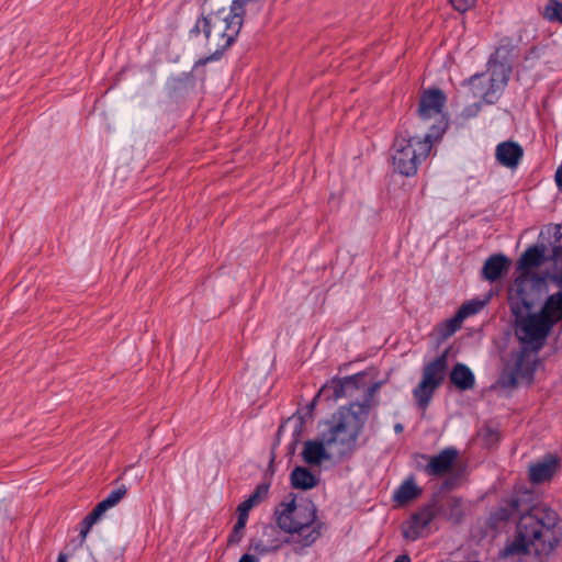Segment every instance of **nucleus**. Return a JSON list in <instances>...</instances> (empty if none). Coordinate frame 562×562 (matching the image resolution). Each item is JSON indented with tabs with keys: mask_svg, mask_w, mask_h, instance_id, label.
<instances>
[{
	"mask_svg": "<svg viewBox=\"0 0 562 562\" xmlns=\"http://www.w3.org/2000/svg\"><path fill=\"white\" fill-rule=\"evenodd\" d=\"M561 543L559 514L549 507L537 506L520 517L515 536L502 555L530 557L533 562H548Z\"/></svg>",
	"mask_w": 562,
	"mask_h": 562,
	"instance_id": "nucleus-1",
	"label": "nucleus"
},
{
	"mask_svg": "<svg viewBox=\"0 0 562 562\" xmlns=\"http://www.w3.org/2000/svg\"><path fill=\"white\" fill-rule=\"evenodd\" d=\"M379 387L380 383L370 385L363 402L340 406L326 423L327 429L323 431V439L336 458L347 457L356 449L358 438L369 418L371 401Z\"/></svg>",
	"mask_w": 562,
	"mask_h": 562,
	"instance_id": "nucleus-2",
	"label": "nucleus"
},
{
	"mask_svg": "<svg viewBox=\"0 0 562 562\" xmlns=\"http://www.w3.org/2000/svg\"><path fill=\"white\" fill-rule=\"evenodd\" d=\"M274 517L278 527L290 536L291 550L296 555L305 554L322 536L323 522L312 502L283 501L276 508Z\"/></svg>",
	"mask_w": 562,
	"mask_h": 562,
	"instance_id": "nucleus-3",
	"label": "nucleus"
},
{
	"mask_svg": "<svg viewBox=\"0 0 562 562\" xmlns=\"http://www.w3.org/2000/svg\"><path fill=\"white\" fill-rule=\"evenodd\" d=\"M443 125L435 126L432 133H426L423 138L408 134H398L391 147L392 165L398 173L414 176L419 165L428 157L434 142L443 135Z\"/></svg>",
	"mask_w": 562,
	"mask_h": 562,
	"instance_id": "nucleus-4",
	"label": "nucleus"
},
{
	"mask_svg": "<svg viewBox=\"0 0 562 562\" xmlns=\"http://www.w3.org/2000/svg\"><path fill=\"white\" fill-rule=\"evenodd\" d=\"M509 50L498 47L491 55L487 72L475 74L468 79L473 97H481L486 104H494L501 98L507 86L512 66L507 60Z\"/></svg>",
	"mask_w": 562,
	"mask_h": 562,
	"instance_id": "nucleus-5",
	"label": "nucleus"
},
{
	"mask_svg": "<svg viewBox=\"0 0 562 562\" xmlns=\"http://www.w3.org/2000/svg\"><path fill=\"white\" fill-rule=\"evenodd\" d=\"M549 276L539 277L530 271L518 272L508 289V304L514 316L527 313L549 292Z\"/></svg>",
	"mask_w": 562,
	"mask_h": 562,
	"instance_id": "nucleus-6",
	"label": "nucleus"
},
{
	"mask_svg": "<svg viewBox=\"0 0 562 562\" xmlns=\"http://www.w3.org/2000/svg\"><path fill=\"white\" fill-rule=\"evenodd\" d=\"M553 327L552 323L538 312L529 311L515 316V334L526 349L540 350Z\"/></svg>",
	"mask_w": 562,
	"mask_h": 562,
	"instance_id": "nucleus-7",
	"label": "nucleus"
},
{
	"mask_svg": "<svg viewBox=\"0 0 562 562\" xmlns=\"http://www.w3.org/2000/svg\"><path fill=\"white\" fill-rule=\"evenodd\" d=\"M447 371V351L424 366L422 380L413 389V396L418 408L425 411L429 406L436 390L443 383Z\"/></svg>",
	"mask_w": 562,
	"mask_h": 562,
	"instance_id": "nucleus-8",
	"label": "nucleus"
},
{
	"mask_svg": "<svg viewBox=\"0 0 562 562\" xmlns=\"http://www.w3.org/2000/svg\"><path fill=\"white\" fill-rule=\"evenodd\" d=\"M446 95L440 89H428L424 91L419 99L418 115L424 122L434 120L427 133H432L435 126L443 125V133L448 126L447 119L443 114Z\"/></svg>",
	"mask_w": 562,
	"mask_h": 562,
	"instance_id": "nucleus-9",
	"label": "nucleus"
},
{
	"mask_svg": "<svg viewBox=\"0 0 562 562\" xmlns=\"http://www.w3.org/2000/svg\"><path fill=\"white\" fill-rule=\"evenodd\" d=\"M278 525H266L259 538L252 539L249 549L259 557L278 552L284 544L291 547L290 536L283 535Z\"/></svg>",
	"mask_w": 562,
	"mask_h": 562,
	"instance_id": "nucleus-10",
	"label": "nucleus"
},
{
	"mask_svg": "<svg viewBox=\"0 0 562 562\" xmlns=\"http://www.w3.org/2000/svg\"><path fill=\"white\" fill-rule=\"evenodd\" d=\"M437 514L438 509L434 503L420 507L402 525L403 537L409 541L422 538Z\"/></svg>",
	"mask_w": 562,
	"mask_h": 562,
	"instance_id": "nucleus-11",
	"label": "nucleus"
},
{
	"mask_svg": "<svg viewBox=\"0 0 562 562\" xmlns=\"http://www.w3.org/2000/svg\"><path fill=\"white\" fill-rule=\"evenodd\" d=\"M428 459V463L423 467V471L431 477H438L449 473L458 458V450L453 447L442 449L438 454L432 457L422 456Z\"/></svg>",
	"mask_w": 562,
	"mask_h": 562,
	"instance_id": "nucleus-12",
	"label": "nucleus"
},
{
	"mask_svg": "<svg viewBox=\"0 0 562 562\" xmlns=\"http://www.w3.org/2000/svg\"><path fill=\"white\" fill-rule=\"evenodd\" d=\"M548 284L549 288L554 286L557 291L547 296L538 313L555 326L562 321V285L559 282H549Z\"/></svg>",
	"mask_w": 562,
	"mask_h": 562,
	"instance_id": "nucleus-13",
	"label": "nucleus"
},
{
	"mask_svg": "<svg viewBox=\"0 0 562 562\" xmlns=\"http://www.w3.org/2000/svg\"><path fill=\"white\" fill-rule=\"evenodd\" d=\"M524 155L522 147L512 140H505L496 146L495 157L499 165L506 168H516Z\"/></svg>",
	"mask_w": 562,
	"mask_h": 562,
	"instance_id": "nucleus-14",
	"label": "nucleus"
},
{
	"mask_svg": "<svg viewBox=\"0 0 562 562\" xmlns=\"http://www.w3.org/2000/svg\"><path fill=\"white\" fill-rule=\"evenodd\" d=\"M559 468V459L553 454H547L541 461L529 467V480L535 483L550 481Z\"/></svg>",
	"mask_w": 562,
	"mask_h": 562,
	"instance_id": "nucleus-15",
	"label": "nucleus"
},
{
	"mask_svg": "<svg viewBox=\"0 0 562 562\" xmlns=\"http://www.w3.org/2000/svg\"><path fill=\"white\" fill-rule=\"evenodd\" d=\"M303 460L308 464H321L324 460L336 458L335 454L327 449V443L321 440H307L304 442L302 451Z\"/></svg>",
	"mask_w": 562,
	"mask_h": 562,
	"instance_id": "nucleus-16",
	"label": "nucleus"
},
{
	"mask_svg": "<svg viewBox=\"0 0 562 562\" xmlns=\"http://www.w3.org/2000/svg\"><path fill=\"white\" fill-rule=\"evenodd\" d=\"M508 265L509 260L505 255H493L484 262L482 274L487 281L495 282L502 278Z\"/></svg>",
	"mask_w": 562,
	"mask_h": 562,
	"instance_id": "nucleus-17",
	"label": "nucleus"
},
{
	"mask_svg": "<svg viewBox=\"0 0 562 562\" xmlns=\"http://www.w3.org/2000/svg\"><path fill=\"white\" fill-rule=\"evenodd\" d=\"M450 381L459 391H469L475 385L474 373L467 364L460 362L452 367Z\"/></svg>",
	"mask_w": 562,
	"mask_h": 562,
	"instance_id": "nucleus-18",
	"label": "nucleus"
},
{
	"mask_svg": "<svg viewBox=\"0 0 562 562\" xmlns=\"http://www.w3.org/2000/svg\"><path fill=\"white\" fill-rule=\"evenodd\" d=\"M544 260V247L531 246L520 256L517 263V273L529 271L530 268L539 267Z\"/></svg>",
	"mask_w": 562,
	"mask_h": 562,
	"instance_id": "nucleus-19",
	"label": "nucleus"
},
{
	"mask_svg": "<svg viewBox=\"0 0 562 562\" xmlns=\"http://www.w3.org/2000/svg\"><path fill=\"white\" fill-rule=\"evenodd\" d=\"M269 493V486L266 484H259L256 486L255 491L249 495L248 498H246L244 502H241L237 507V515L246 518L248 520L249 512L254 506L259 504L262 499H265L268 496Z\"/></svg>",
	"mask_w": 562,
	"mask_h": 562,
	"instance_id": "nucleus-20",
	"label": "nucleus"
},
{
	"mask_svg": "<svg viewBox=\"0 0 562 562\" xmlns=\"http://www.w3.org/2000/svg\"><path fill=\"white\" fill-rule=\"evenodd\" d=\"M291 483L299 490H310L316 486V476L306 468L296 467L291 473Z\"/></svg>",
	"mask_w": 562,
	"mask_h": 562,
	"instance_id": "nucleus-21",
	"label": "nucleus"
},
{
	"mask_svg": "<svg viewBox=\"0 0 562 562\" xmlns=\"http://www.w3.org/2000/svg\"><path fill=\"white\" fill-rule=\"evenodd\" d=\"M420 490L417 487L413 479L404 481L394 492L393 498L397 503H406L418 496Z\"/></svg>",
	"mask_w": 562,
	"mask_h": 562,
	"instance_id": "nucleus-22",
	"label": "nucleus"
},
{
	"mask_svg": "<svg viewBox=\"0 0 562 562\" xmlns=\"http://www.w3.org/2000/svg\"><path fill=\"white\" fill-rule=\"evenodd\" d=\"M463 322L464 321L461 318V316L456 312V314L452 317H450L439 324V326H438L439 336L442 339L449 338L457 330H459L461 328Z\"/></svg>",
	"mask_w": 562,
	"mask_h": 562,
	"instance_id": "nucleus-23",
	"label": "nucleus"
},
{
	"mask_svg": "<svg viewBox=\"0 0 562 562\" xmlns=\"http://www.w3.org/2000/svg\"><path fill=\"white\" fill-rule=\"evenodd\" d=\"M551 260L553 262V272L549 274L550 282H559L562 285V246L554 245L552 248Z\"/></svg>",
	"mask_w": 562,
	"mask_h": 562,
	"instance_id": "nucleus-24",
	"label": "nucleus"
},
{
	"mask_svg": "<svg viewBox=\"0 0 562 562\" xmlns=\"http://www.w3.org/2000/svg\"><path fill=\"white\" fill-rule=\"evenodd\" d=\"M485 306V301L480 299H473L464 302L461 304V306L458 308L457 313L461 316V318L464 321L471 316H474L479 314Z\"/></svg>",
	"mask_w": 562,
	"mask_h": 562,
	"instance_id": "nucleus-25",
	"label": "nucleus"
},
{
	"mask_svg": "<svg viewBox=\"0 0 562 562\" xmlns=\"http://www.w3.org/2000/svg\"><path fill=\"white\" fill-rule=\"evenodd\" d=\"M543 16L550 22L562 24V2L549 0L543 9Z\"/></svg>",
	"mask_w": 562,
	"mask_h": 562,
	"instance_id": "nucleus-26",
	"label": "nucleus"
},
{
	"mask_svg": "<svg viewBox=\"0 0 562 562\" xmlns=\"http://www.w3.org/2000/svg\"><path fill=\"white\" fill-rule=\"evenodd\" d=\"M246 524H247L246 518L237 515V521L235 522V525L227 538V543L229 546L238 544L241 541V539L244 537V530H245Z\"/></svg>",
	"mask_w": 562,
	"mask_h": 562,
	"instance_id": "nucleus-27",
	"label": "nucleus"
},
{
	"mask_svg": "<svg viewBox=\"0 0 562 562\" xmlns=\"http://www.w3.org/2000/svg\"><path fill=\"white\" fill-rule=\"evenodd\" d=\"M363 376L362 373H357L353 375H349L344 378V380L339 383V386L335 390V396L340 397L344 395V390L346 387H355L358 389L359 384L358 381Z\"/></svg>",
	"mask_w": 562,
	"mask_h": 562,
	"instance_id": "nucleus-28",
	"label": "nucleus"
},
{
	"mask_svg": "<svg viewBox=\"0 0 562 562\" xmlns=\"http://www.w3.org/2000/svg\"><path fill=\"white\" fill-rule=\"evenodd\" d=\"M127 490L124 485L112 490L108 496L103 499L112 508L117 505L121 499L125 496Z\"/></svg>",
	"mask_w": 562,
	"mask_h": 562,
	"instance_id": "nucleus-29",
	"label": "nucleus"
},
{
	"mask_svg": "<svg viewBox=\"0 0 562 562\" xmlns=\"http://www.w3.org/2000/svg\"><path fill=\"white\" fill-rule=\"evenodd\" d=\"M449 2L457 11L464 13L475 4L476 0H449Z\"/></svg>",
	"mask_w": 562,
	"mask_h": 562,
	"instance_id": "nucleus-30",
	"label": "nucleus"
},
{
	"mask_svg": "<svg viewBox=\"0 0 562 562\" xmlns=\"http://www.w3.org/2000/svg\"><path fill=\"white\" fill-rule=\"evenodd\" d=\"M92 526H90L89 524L87 525V521L82 520L80 524H79V538H80V543H83L86 541V538L89 533V531L91 530Z\"/></svg>",
	"mask_w": 562,
	"mask_h": 562,
	"instance_id": "nucleus-31",
	"label": "nucleus"
},
{
	"mask_svg": "<svg viewBox=\"0 0 562 562\" xmlns=\"http://www.w3.org/2000/svg\"><path fill=\"white\" fill-rule=\"evenodd\" d=\"M111 507L103 499L92 509L100 518Z\"/></svg>",
	"mask_w": 562,
	"mask_h": 562,
	"instance_id": "nucleus-32",
	"label": "nucleus"
},
{
	"mask_svg": "<svg viewBox=\"0 0 562 562\" xmlns=\"http://www.w3.org/2000/svg\"><path fill=\"white\" fill-rule=\"evenodd\" d=\"M554 180L559 191L562 192V160L560 166L555 170Z\"/></svg>",
	"mask_w": 562,
	"mask_h": 562,
	"instance_id": "nucleus-33",
	"label": "nucleus"
},
{
	"mask_svg": "<svg viewBox=\"0 0 562 562\" xmlns=\"http://www.w3.org/2000/svg\"><path fill=\"white\" fill-rule=\"evenodd\" d=\"M99 519L100 517L93 510L83 518L87 525L89 524L90 526H93Z\"/></svg>",
	"mask_w": 562,
	"mask_h": 562,
	"instance_id": "nucleus-34",
	"label": "nucleus"
},
{
	"mask_svg": "<svg viewBox=\"0 0 562 562\" xmlns=\"http://www.w3.org/2000/svg\"><path fill=\"white\" fill-rule=\"evenodd\" d=\"M480 111V104L479 103H475L471 106H468L464 112L467 114V116H472V115H475L477 112Z\"/></svg>",
	"mask_w": 562,
	"mask_h": 562,
	"instance_id": "nucleus-35",
	"label": "nucleus"
},
{
	"mask_svg": "<svg viewBox=\"0 0 562 562\" xmlns=\"http://www.w3.org/2000/svg\"><path fill=\"white\" fill-rule=\"evenodd\" d=\"M238 562H260L259 559L256 555L245 553L240 557Z\"/></svg>",
	"mask_w": 562,
	"mask_h": 562,
	"instance_id": "nucleus-36",
	"label": "nucleus"
},
{
	"mask_svg": "<svg viewBox=\"0 0 562 562\" xmlns=\"http://www.w3.org/2000/svg\"><path fill=\"white\" fill-rule=\"evenodd\" d=\"M393 562H411V558L408 554H401Z\"/></svg>",
	"mask_w": 562,
	"mask_h": 562,
	"instance_id": "nucleus-37",
	"label": "nucleus"
},
{
	"mask_svg": "<svg viewBox=\"0 0 562 562\" xmlns=\"http://www.w3.org/2000/svg\"><path fill=\"white\" fill-rule=\"evenodd\" d=\"M57 562H67V557L64 553H59L57 558Z\"/></svg>",
	"mask_w": 562,
	"mask_h": 562,
	"instance_id": "nucleus-38",
	"label": "nucleus"
},
{
	"mask_svg": "<svg viewBox=\"0 0 562 562\" xmlns=\"http://www.w3.org/2000/svg\"><path fill=\"white\" fill-rule=\"evenodd\" d=\"M394 429L396 432H401L403 430V426L401 424H396Z\"/></svg>",
	"mask_w": 562,
	"mask_h": 562,
	"instance_id": "nucleus-39",
	"label": "nucleus"
},
{
	"mask_svg": "<svg viewBox=\"0 0 562 562\" xmlns=\"http://www.w3.org/2000/svg\"><path fill=\"white\" fill-rule=\"evenodd\" d=\"M512 383L515 384L516 383V379L513 376L512 378Z\"/></svg>",
	"mask_w": 562,
	"mask_h": 562,
	"instance_id": "nucleus-40",
	"label": "nucleus"
}]
</instances>
